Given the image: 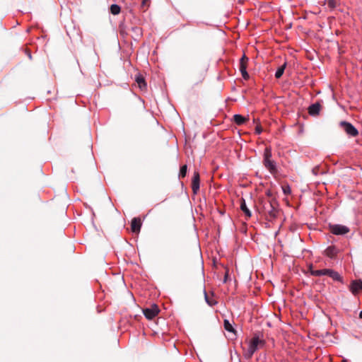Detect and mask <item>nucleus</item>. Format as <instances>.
Wrapping results in <instances>:
<instances>
[{
	"mask_svg": "<svg viewBox=\"0 0 362 362\" xmlns=\"http://www.w3.org/2000/svg\"><path fill=\"white\" fill-rule=\"evenodd\" d=\"M329 230L334 235H344L349 232V228L345 226L335 224L330 225Z\"/></svg>",
	"mask_w": 362,
	"mask_h": 362,
	"instance_id": "7",
	"label": "nucleus"
},
{
	"mask_svg": "<svg viewBox=\"0 0 362 362\" xmlns=\"http://www.w3.org/2000/svg\"><path fill=\"white\" fill-rule=\"evenodd\" d=\"M342 362H347L346 359H343Z\"/></svg>",
	"mask_w": 362,
	"mask_h": 362,
	"instance_id": "32",
	"label": "nucleus"
},
{
	"mask_svg": "<svg viewBox=\"0 0 362 362\" xmlns=\"http://www.w3.org/2000/svg\"><path fill=\"white\" fill-rule=\"evenodd\" d=\"M139 100L141 101V103L144 104V100L142 99L139 98Z\"/></svg>",
	"mask_w": 362,
	"mask_h": 362,
	"instance_id": "31",
	"label": "nucleus"
},
{
	"mask_svg": "<svg viewBox=\"0 0 362 362\" xmlns=\"http://www.w3.org/2000/svg\"><path fill=\"white\" fill-rule=\"evenodd\" d=\"M339 126L349 136L356 137L358 135V131L348 122L342 121L339 123Z\"/></svg>",
	"mask_w": 362,
	"mask_h": 362,
	"instance_id": "6",
	"label": "nucleus"
},
{
	"mask_svg": "<svg viewBox=\"0 0 362 362\" xmlns=\"http://www.w3.org/2000/svg\"><path fill=\"white\" fill-rule=\"evenodd\" d=\"M272 156V148L270 147H267L264 153L263 163L265 168L268 169L272 174L274 175L277 173V168L276 163L271 159Z\"/></svg>",
	"mask_w": 362,
	"mask_h": 362,
	"instance_id": "4",
	"label": "nucleus"
},
{
	"mask_svg": "<svg viewBox=\"0 0 362 362\" xmlns=\"http://www.w3.org/2000/svg\"><path fill=\"white\" fill-rule=\"evenodd\" d=\"M321 109V105L320 103H315L314 104H312L308 107V113L311 116H317L320 113Z\"/></svg>",
	"mask_w": 362,
	"mask_h": 362,
	"instance_id": "12",
	"label": "nucleus"
},
{
	"mask_svg": "<svg viewBox=\"0 0 362 362\" xmlns=\"http://www.w3.org/2000/svg\"><path fill=\"white\" fill-rule=\"evenodd\" d=\"M136 226H137V234H138L139 233V231H140V228H141V223L140 218H137Z\"/></svg>",
	"mask_w": 362,
	"mask_h": 362,
	"instance_id": "25",
	"label": "nucleus"
},
{
	"mask_svg": "<svg viewBox=\"0 0 362 362\" xmlns=\"http://www.w3.org/2000/svg\"><path fill=\"white\" fill-rule=\"evenodd\" d=\"M228 277V271H226L225 276H224V279H223L224 283H226L227 281Z\"/></svg>",
	"mask_w": 362,
	"mask_h": 362,
	"instance_id": "27",
	"label": "nucleus"
},
{
	"mask_svg": "<svg viewBox=\"0 0 362 362\" xmlns=\"http://www.w3.org/2000/svg\"><path fill=\"white\" fill-rule=\"evenodd\" d=\"M28 56L29 59H31V58H32V56H31L30 52H28Z\"/></svg>",
	"mask_w": 362,
	"mask_h": 362,
	"instance_id": "29",
	"label": "nucleus"
},
{
	"mask_svg": "<svg viewBox=\"0 0 362 362\" xmlns=\"http://www.w3.org/2000/svg\"><path fill=\"white\" fill-rule=\"evenodd\" d=\"M249 59L244 54L240 61V71L241 72L242 76L244 79L247 80L249 78V74L247 72V66Z\"/></svg>",
	"mask_w": 362,
	"mask_h": 362,
	"instance_id": "8",
	"label": "nucleus"
},
{
	"mask_svg": "<svg viewBox=\"0 0 362 362\" xmlns=\"http://www.w3.org/2000/svg\"><path fill=\"white\" fill-rule=\"evenodd\" d=\"M310 274L313 276H328L331 277L334 281H338L342 282V277L340 276V274L332 269H318V270H313L312 268H310Z\"/></svg>",
	"mask_w": 362,
	"mask_h": 362,
	"instance_id": "3",
	"label": "nucleus"
},
{
	"mask_svg": "<svg viewBox=\"0 0 362 362\" xmlns=\"http://www.w3.org/2000/svg\"><path fill=\"white\" fill-rule=\"evenodd\" d=\"M204 298L206 302L211 306L215 305L216 303V300L214 298L213 296H209L206 291H204Z\"/></svg>",
	"mask_w": 362,
	"mask_h": 362,
	"instance_id": "19",
	"label": "nucleus"
},
{
	"mask_svg": "<svg viewBox=\"0 0 362 362\" xmlns=\"http://www.w3.org/2000/svg\"><path fill=\"white\" fill-rule=\"evenodd\" d=\"M151 119L153 120V117L151 115Z\"/></svg>",
	"mask_w": 362,
	"mask_h": 362,
	"instance_id": "33",
	"label": "nucleus"
},
{
	"mask_svg": "<svg viewBox=\"0 0 362 362\" xmlns=\"http://www.w3.org/2000/svg\"><path fill=\"white\" fill-rule=\"evenodd\" d=\"M319 170V168L318 167H315L313 169V173L315 174V175H317V171Z\"/></svg>",
	"mask_w": 362,
	"mask_h": 362,
	"instance_id": "28",
	"label": "nucleus"
},
{
	"mask_svg": "<svg viewBox=\"0 0 362 362\" xmlns=\"http://www.w3.org/2000/svg\"><path fill=\"white\" fill-rule=\"evenodd\" d=\"M233 120L236 124L242 125L245 122H246V121H247V118H246L240 115H235L233 116Z\"/></svg>",
	"mask_w": 362,
	"mask_h": 362,
	"instance_id": "16",
	"label": "nucleus"
},
{
	"mask_svg": "<svg viewBox=\"0 0 362 362\" xmlns=\"http://www.w3.org/2000/svg\"><path fill=\"white\" fill-rule=\"evenodd\" d=\"M283 190L284 194H289L291 192V189L288 186L283 187Z\"/></svg>",
	"mask_w": 362,
	"mask_h": 362,
	"instance_id": "26",
	"label": "nucleus"
},
{
	"mask_svg": "<svg viewBox=\"0 0 362 362\" xmlns=\"http://www.w3.org/2000/svg\"><path fill=\"white\" fill-rule=\"evenodd\" d=\"M266 344V341L263 337V334L260 332L254 333L252 339L248 343V348L245 354L247 358L252 357L254 354L259 349L263 348Z\"/></svg>",
	"mask_w": 362,
	"mask_h": 362,
	"instance_id": "1",
	"label": "nucleus"
},
{
	"mask_svg": "<svg viewBox=\"0 0 362 362\" xmlns=\"http://www.w3.org/2000/svg\"><path fill=\"white\" fill-rule=\"evenodd\" d=\"M338 253V250L334 246H329L325 250V254L330 258H334Z\"/></svg>",
	"mask_w": 362,
	"mask_h": 362,
	"instance_id": "15",
	"label": "nucleus"
},
{
	"mask_svg": "<svg viewBox=\"0 0 362 362\" xmlns=\"http://www.w3.org/2000/svg\"><path fill=\"white\" fill-rule=\"evenodd\" d=\"M358 317H362V310L360 312Z\"/></svg>",
	"mask_w": 362,
	"mask_h": 362,
	"instance_id": "30",
	"label": "nucleus"
},
{
	"mask_svg": "<svg viewBox=\"0 0 362 362\" xmlns=\"http://www.w3.org/2000/svg\"><path fill=\"white\" fill-rule=\"evenodd\" d=\"M121 8L117 4H112L110 7V11L112 15H117L120 13Z\"/></svg>",
	"mask_w": 362,
	"mask_h": 362,
	"instance_id": "17",
	"label": "nucleus"
},
{
	"mask_svg": "<svg viewBox=\"0 0 362 362\" xmlns=\"http://www.w3.org/2000/svg\"><path fill=\"white\" fill-rule=\"evenodd\" d=\"M145 317H156L160 313V309L156 304H152L149 308H141Z\"/></svg>",
	"mask_w": 362,
	"mask_h": 362,
	"instance_id": "9",
	"label": "nucleus"
},
{
	"mask_svg": "<svg viewBox=\"0 0 362 362\" xmlns=\"http://www.w3.org/2000/svg\"><path fill=\"white\" fill-rule=\"evenodd\" d=\"M327 6L331 8H334L339 4L338 0H327Z\"/></svg>",
	"mask_w": 362,
	"mask_h": 362,
	"instance_id": "21",
	"label": "nucleus"
},
{
	"mask_svg": "<svg viewBox=\"0 0 362 362\" xmlns=\"http://www.w3.org/2000/svg\"><path fill=\"white\" fill-rule=\"evenodd\" d=\"M262 211L269 221L275 219L279 214L277 202L275 201L265 200L262 202Z\"/></svg>",
	"mask_w": 362,
	"mask_h": 362,
	"instance_id": "2",
	"label": "nucleus"
},
{
	"mask_svg": "<svg viewBox=\"0 0 362 362\" xmlns=\"http://www.w3.org/2000/svg\"><path fill=\"white\" fill-rule=\"evenodd\" d=\"M187 171V165H182L180 170L179 177H182V178L185 177L186 176Z\"/></svg>",
	"mask_w": 362,
	"mask_h": 362,
	"instance_id": "20",
	"label": "nucleus"
},
{
	"mask_svg": "<svg viewBox=\"0 0 362 362\" xmlns=\"http://www.w3.org/2000/svg\"><path fill=\"white\" fill-rule=\"evenodd\" d=\"M350 290L353 294H356L359 291L362 290V280L353 281L350 285Z\"/></svg>",
	"mask_w": 362,
	"mask_h": 362,
	"instance_id": "11",
	"label": "nucleus"
},
{
	"mask_svg": "<svg viewBox=\"0 0 362 362\" xmlns=\"http://www.w3.org/2000/svg\"><path fill=\"white\" fill-rule=\"evenodd\" d=\"M137 86L141 91H146L147 90V83L141 74L137 75Z\"/></svg>",
	"mask_w": 362,
	"mask_h": 362,
	"instance_id": "13",
	"label": "nucleus"
},
{
	"mask_svg": "<svg viewBox=\"0 0 362 362\" xmlns=\"http://www.w3.org/2000/svg\"><path fill=\"white\" fill-rule=\"evenodd\" d=\"M131 230L132 233H136V217L133 218L131 221Z\"/></svg>",
	"mask_w": 362,
	"mask_h": 362,
	"instance_id": "23",
	"label": "nucleus"
},
{
	"mask_svg": "<svg viewBox=\"0 0 362 362\" xmlns=\"http://www.w3.org/2000/svg\"><path fill=\"white\" fill-rule=\"evenodd\" d=\"M200 177L197 171H194L192 180V189L194 194H197L199 190Z\"/></svg>",
	"mask_w": 362,
	"mask_h": 362,
	"instance_id": "10",
	"label": "nucleus"
},
{
	"mask_svg": "<svg viewBox=\"0 0 362 362\" xmlns=\"http://www.w3.org/2000/svg\"><path fill=\"white\" fill-rule=\"evenodd\" d=\"M234 324L233 318L231 319V321L226 318L223 322L224 329L228 332L227 337L230 339H235L237 337V332L234 328Z\"/></svg>",
	"mask_w": 362,
	"mask_h": 362,
	"instance_id": "5",
	"label": "nucleus"
},
{
	"mask_svg": "<svg viewBox=\"0 0 362 362\" xmlns=\"http://www.w3.org/2000/svg\"><path fill=\"white\" fill-rule=\"evenodd\" d=\"M286 67V63H284L282 66L279 67V69H277V71H276V74H275V77L276 78H280L281 77V76L283 75V74L284 72Z\"/></svg>",
	"mask_w": 362,
	"mask_h": 362,
	"instance_id": "18",
	"label": "nucleus"
},
{
	"mask_svg": "<svg viewBox=\"0 0 362 362\" xmlns=\"http://www.w3.org/2000/svg\"><path fill=\"white\" fill-rule=\"evenodd\" d=\"M149 5H150V0H142L141 7L145 11L146 9L149 6Z\"/></svg>",
	"mask_w": 362,
	"mask_h": 362,
	"instance_id": "22",
	"label": "nucleus"
},
{
	"mask_svg": "<svg viewBox=\"0 0 362 362\" xmlns=\"http://www.w3.org/2000/svg\"><path fill=\"white\" fill-rule=\"evenodd\" d=\"M255 132L257 134H259L262 132V128L260 125H257L255 128Z\"/></svg>",
	"mask_w": 362,
	"mask_h": 362,
	"instance_id": "24",
	"label": "nucleus"
},
{
	"mask_svg": "<svg viewBox=\"0 0 362 362\" xmlns=\"http://www.w3.org/2000/svg\"><path fill=\"white\" fill-rule=\"evenodd\" d=\"M240 209L243 211V213L247 218L251 217V216H252L251 211L247 208L246 203H245V200L243 198H241V199H240Z\"/></svg>",
	"mask_w": 362,
	"mask_h": 362,
	"instance_id": "14",
	"label": "nucleus"
}]
</instances>
